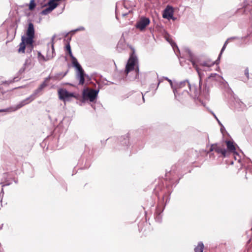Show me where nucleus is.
Masks as SVG:
<instances>
[{"mask_svg": "<svg viewBox=\"0 0 252 252\" xmlns=\"http://www.w3.org/2000/svg\"><path fill=\"white\" fill-rule=\"evenodd\" d=\"M38 60L39 62L42 63L44 62H47L48 60H46L47 58L46 57H44L43 55H42L40 52H38Z\"/></svg>", "mask_w": 252, "mask_h": 252, "instance_id": "nucleus-18", "label": "nucleus"}, {"mask_svg": "<svg viewBox=\"0 0 252 252\" xmlns=\"http://www.w3.org/2000/svg\"><path fill=\"white\" fill-rule=\"evenodd\" d=\"M127 14V13L122 14V15L124 17L126 16Z\"/></svg>", "mask_w": 252, "mask_h": 252, "instance_id": "nucleus-28", "label": "nucleus"}, {"mask_svg": "<svg viewBox=\"0 0 252 252\" xmlns=\"http://www.w3.org/2000/svg\"><path fill=\"white\" fill-rule=\"evenodd\" d=\"M160 81H159L158 83V85L159 84Z\"/></svg>", "mask_w": 252, "mask_h": 252, "instance_id": "nucleus-30", "label": "nucleus"}, {"mask_svg": "<svg viewBox=\"0 0 252 252\" xmlns=\"http://www.w3.org/2000/svg\"><path fill=\"white\" fill-rule=\"evenodd\" d=\"M212 113L213 115V116H214V117L215 118V119L217 120V121L218 122L219 124H220V121L219 120V119H218L217 116L215 115V114L214 113Z\"/></svg>", "mask_w": 252, "mask_h": 252, "instance_id": "nucleus-24", "label": "nucleus"}, {"mask_svg": "<svg viewBox=\"0 0 252 252\" xmlns=\"http://www.w3.org/2000/svg\"><path fill=\"white\" fill-rule=\"evenodd\" d=\"M214 64V63H212L211 64H208L207 63H201V65L202 66L210 67V66H212V65H213Z\"/></svg>", "mask_w": 252, "mask_h": 252, "instance_id": "nucleus-22", "label": "nucleus"}, {"mask_svg": "<svg viewBox=\"0 0 252 252\" xmlns=\"http://www.w3.org/2000/svg\"><path fill=\"white\" fill-rule=\"evenodd\" d=\"M34 36V30L33 25L32 23H30L28 25V28L26 32V36H23L22 37V42L19 45V48L18 49L19 53H24L26 47L29 49L30 51L33 48V38Z\"/></svg>", "mask_w": 252, "mask_h": 252, "instance_id": "nucleus-1", "label": "nucleus"}, {"mask_svg": "<svg viewBox=\"0 0 252 252\" xmlns=\"http://www.w3.org/2000/svg\"><path fill=\"white\" fill-rule=\"evenodd\" d=\"M150 20L148 18L142 17L140 18L136 24V28L140 31L144 30L145 28L149 25Z\"/></svg>", "mask_w": 252, "mask_h": 252, "instance_id": "nucleus-6", "label": "nucleus"}, {"mask_svg": "<svg viewBox=\"0 0 252 252\" xmlns=\"http://www.w3.org/2000/svg\"><path fill=\"white\" fill-rule=\"evenodd\" d=\"M54 38H55V36L52 37V42L51 44V48L47 50V54L46 56V57L47 58L46 60H48V61L52 59L55 56V49H54V43H53V40L54 39Z\"/></svg>", "mask_w": 252, "mask_h": 252, "instance_id": "nucleus-12", "label": "nucleus"}, {"mask_svg": "<svg viewBox=\"0 0 252 252\" xmlns=\"http://www.w3.org/2000/svg\"><path fill=\"white\" fill-rule=\"evenodd\" d=\"M98 93V91L96 90L85 89L83 91V98L84 100H89L91 102H93L96 98Z\"/></svg>", "mask_w": 252, "mask_h": 252, "instance_id": "nucleus-3", "label": "nucleus"}, {"mask_svg": "<svg viewBox=\"0 0 252 252\" xmlns=\"http://www.w3.org/2000/svg\"><path fill=\"white\" fill-rule=\"evenodd\" d=\"M42 91L39 90V89L37 88L33 93V94H32L30 97L26 99L25 100H23L21 103L20 104L19 107H21L27 104H28L33 100H34L36 96L40 92Z\"/></svg>", "mask_w": 252, "mask_h": 252, "instance_id": "nucleus-10", "label": "nucleus"}, {"mask_svg": "<svg viewBox=\"0 0 252 252\" xmlns=\"http://www.w3.org/2000/svg\"><path fill=\"white\" fill-rule=\"evenodd\" d=\"M235 37H232V38H230V39H228L225 41V43H224V44L223 46L222 47V49H221V50L220 53V55H219V57L221 56V54H222V52H223V51H224V50L225 49V47H226V45H227V43H228V41H229L230 39H235Z\"/></svg>", "mask_w": 252, "mask_h": 252, "instance_id": "nucleus-20", "label": "nucleus"}, {"mask_svg": "<svg viewBox=\"0 0 252 252\" xmlns=\"http://www.w3.org/2000/svg\"><path fill=\"white\" fill-rule=\"evenodd\" d=\"M215 151L219 154H221L223 157L228 156V152L227 150L217 144H213L211 145L210 151Z\"/></svg>", "mask_w": 252, "mask_h": 252, "instance_id": "nucleus-7", "label": "nucleus"}, {"mask_svg": "<svg viewBox=\"0 0 252 252\" xmlns=\"http://www.w3.org/2000/svg\"><path fill=\"white\" fill-rule=\"evenodd\" d=\"M164 79L165 80H167L168 82H169L170 83V84L171 87L173 88V84H172V81L170 79H169L168 78H167V77H164Z\"/></svg>", "mask_w": 252, "mask_h": 252, "instance_id": "nucleus-23", "label": "nucleus"}, {"mask_svg": "<svg viewBox=\"0 0 252 252\" xmlns=\"http://www.w3.org/2000/svg\"><path fill=\"white\" fill-rule=\"evenodd\" d=\"M187 85L189 90H190V91L192 93H193V94H194V95L195 96H197V95L199 94V91L197 90V89H196L195 88L194 86H191V85L190 84V83L187 81H184L183 82H181L180 85H179V87H183L184 86H185V85Z\"/></svg>", "mask_w": 252, "mask_h": 252, "instance_id": "nucleus-11", "label": "nucleus"}, {"mask_svg": "<svg viewBox=\"0 0 252 252\" xmlns=\"http://www.w3.org/2000/svg\"><path fill=\"white\" fill-rule=\"evenodd\" d=\"M47 84L45 82H43L40 86L38 88L39 89V90L42 91V90L47 86Z\"/></svg>", "mask_w": 252, "mask_h": 252, "instance_id": "nucleus-21", "label": "nucleus"}, {"mask_svg": "<svg viewBox=\"0 0 252 252\" xmlns=\"http://www.w3.org/2000/svg\"><path fill=\"white\" fill-rule=\"evenodd\" d=\"M191 63H192L193 66L195 68L196 70L197 71V72L199 76V77L201 78V73H200V69L199 68V67H198V66L197 65V64L195 63V62L194 61H191ZM200 86H201V79H200V82H199V87H200Z\"/></svg>", "mask_w": 252, "mask_h": 252, "instance_id": "nucleus-17", "label": "nucleus"}, {"mask_svg": "<svg viewBox=\"0 0 252 252\" xmlns=\"http://www.w3.org/2000/svg\"><path fill=\"white\" fill-rule=\"evenodd\" d=\"M173 15V10L172 7L167 6L164 11L163 17L168 19H171Z\"/></svg>", "mask_w": 252, "mask_h": 252, "instance_id": "nucleus-13", "label": "nucleus"}, {"mask_svg": "<svg viewBox=\"0 0 252 252\" xmlns=\"http://www.w3.org/2000/svg\"><path fill=\"white\" fill-rule=\"evenodd\" d=\"M204 249L203 244L200 242L198 244L197 246L195 248V252H203Z\"/></svg>", "mask_w": 252, "mask_h": 252, "instance_id": "nucleus-16", "label": "nucleus"}, {"mask_svg": "<svg viewBox=\"0 0 252 252\" xmlns=\"http://www.w3.org/2000/svg\"><path fill=\"white\" fill-rule=\"evenodd\" d=\"M42 91L39 90V89L37 88L33 93V94H32L30 97L26 99L25 100H23L21 103L20 104L19 107H21L27 104H28L33 100H34L36 96L40 92Z\"/></svg>", "mask_w": 252, "mask_h": 252, "instance_id": "nucleus-9", "label": "nucleus"}, {"mask_svg": "<svg viewBox=\"0 0 252 252\" xmlns=\"http://www.w3.org/2000/svg\"><path fill=\"white\" fill-rule=\"evenodd\" d=\"M58 94L59 98L64 101H69L71 98L75 97L73 93H70L65 89H60Z\"/></svg>", "mask_w": 252, "mask_h": 252, "instance_id": "nucleus-4", "label": "nucleus"}, {"mask_svg": "<svg viewBox=\"0 0 252 252\" xmlns=\"http://www.w3.org/2000/svg\"><path fill=\"white\" fill-rule=\"evenodd\" d=\"M36 6V4L34 2V0H31L30 3L29 4V9L31 10H33Z\"/></svg>", "mask_w": 252, "mask_h": 252, "instance_id": "nucleus-19", "label": "nucleus"}, {"mask_svg": "<svg viewBox=\"0 0 252 252\" xmlns=\"http://www.w3.org/2000/svg\"><path fill=\"white\" fill-rule=\"evenodd\" d=\"M66 50L68 52L69 56L71 58L72 64H73L74 63H76L78 61L77 59L73 56L71 52V47L69 43L66 45Z\"/></svg>", "mask_w": 252, "mask_h": 252, "instance_id": "nucleus-15", "label": "nucleus"}, {"mask_svg": "<svg viewBox=\"0 0 252 252\" xmlns=\"http://www.w3.org/2000/svg\"><path fill=\"white\" fill-rule=\"evenodd\" d=\"M72 65L74 67H75L77 71V77L79 81V84L80 85H83L85 80L84 72L83 69L78 62L76 63H74Z\"/></svg>", "mask_w": 252, "mask_h": 252, "instance_id": "nucleus-5", "label": "nucleus"}, {"mask_svg": "<svg viewBox=\"0 0 252 252\" xmlns=\"http://www.w3.org/2000/svg\"><path fill=\"white\" fill-rule=\"evenodd\" d=\"M171 45H172V46L173 48H174V47H175V46H176V47H177V46H176V45H175V44H174V43H173V44H172V43H171Z\"/></svg>", "mask_w": 252, "mask_h": 252, "instance_id": "nucleus-26", "label": "nucleus"}, {"mask_svg": "<svg viewBox=\"0 0 252 252\" xmlns=\"http://www.w3.org/2000/svg\"><path fill=\"white\" fill-rule=\"evenodd\" d=\"M4 111H6V110H4V109H0V112H4Z\"/></svg>", "mask_w": 252, "mask_h": 252, "instance_id": "nucleus-27", "label": "nucleus"}, {"mask_svg": "<svg viewBox=\"0 0 252 252\" xmlns=\"http://www.w3.org/2000/svg\"><path fill=\"white\" fill-rule=\"evenodd\" d=\"M234 158H235V159L236 160H237V159L238 161H239V160H240V159H238V158H237V156H238V155L237 154V153H235V154H234Z\"/></svg>", "mask_w": 252, "mask_h": 252, "instance_id": "nucleus-25", "label": "nucleus"}, {"mask_svg": "<svg viewBox=\"0 0 252 252\" xmlns=\"http://www.w3.org/2000/svg\"><path fill=\"white\" fill-rule=\"evenodd\" d=\"M226 144L227 148V150H226L228 152V156L230 153L235 154L236 153V148L234 143L231 141H226Z\"/></svg>", "mask_w": 252, "mask_h": 252, "instance_id": "nucleus-14", "label": "nucleus"}, {"mask_svg": "<svg viewBox=\"0 0 252 252\" xmlns=\"http://www.w3.org/2000/svg\"><path fill=\"white\" fill-rule=\"evenodd\" d=\"M57 5L58 3L55 0H50L48 3V7L42 11V14L44 15L48 14L54 9Z\"/></svg>", "mask_w": 252, "mask_h": 252, "instance_id": "nucleus-8", "label": "nucleus"}, {"mask_svg": "<svg viewBox=\"0 0 252 252\" xmlns=\"http://www.w3.org/2000/svg\"><path fill=\"white\" fill-rule=\"evenodd\" d=\"M137 62L136 57L132 55L127 61L126 66L125 73L127 74L130 71L134 70L135 67V71L136 75H137L139 72V68L137 65Z\"/></svg>", "mask_w": 252, "mask_h": 252, "instance_id": "nucleus-2", "label": "nucleus"}, {"mask_svg": "<svg viewBox=\"0 0 252 252\" xmlns=\"http://www.w3.org/2000/svg\"><path fill=\"white\" fill-rule=\"evenodd\" d=\"M143 97V100L144 101V96H143V97Z\"/></svg>", "mask_w": 252, "mask_h": 252, "instance_id": "nucleus-29", "label": "nucleus"}]
</instances>
